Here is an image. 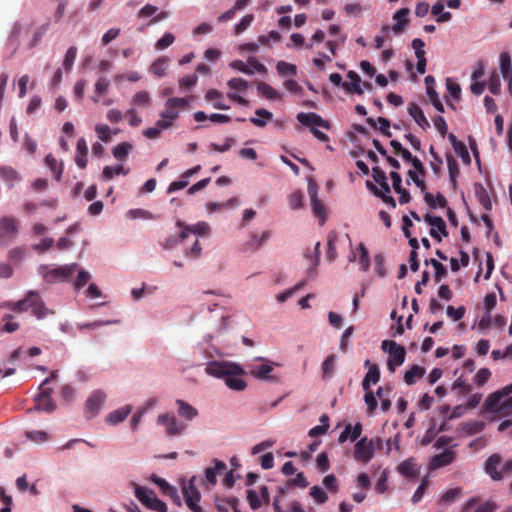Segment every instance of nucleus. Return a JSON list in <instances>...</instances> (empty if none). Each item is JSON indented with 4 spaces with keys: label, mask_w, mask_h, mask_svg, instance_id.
Masks as SVG:
<instances>
[{
    "label": "nucleus",
    "mask_w": 512,
    "mask_h": 512,
    "mask_svg": "<svg viewBox=\"0 0 512 512\" xmlns=\"http://www.w3.org/2000/svg\"><path fill=\"white\" fill-rule=\"evenodd\" d=\"M207 374L216 378H224L225 384L234 391H242L246 388V381L241 378L244 370L241 366L232 362L213 361L206 367Z\"/></svg>",
    "instance_id": "obj_1"
},
{
    "label": "nucleus",
    "mask_w": 512,
    "mask_h": 512,
    "mask_svg": "<svg viewBox=\"0 0 512 512\" xmlns=\"http://www.w3.org/2000/svg\"><path fill=\"white\" fill-rule=\"evenodd\" d=\"M512 383L491 393L484 402V409L487 412L499 416L512 415Z\"/></svg>",
    "instance_id": "obj_2"
},
{
    "label": "nucleus",
    "mask_w": 512,
    "mask_h": 512,
    "mask_svg": "<svg viewBox=\"0 0 512 512\" xmlns=\"http://www.w3.org/2000/svg\"><path fill=\"white\" fill-rule=\"evenodd\" d=\"M4 306L15 312L27 311L31 308L33 315L38 319L45 318L49 313L53 314L52 311L46 308L39 293L36 291H29L24 299L17 302L6 303Z\"/></svg>",
    "instance_id": "obj_3"
},
{
    "label": "nucleus",
    "mask_w": 512,
    "mask_h": 512,
    "mask_svg": "<svg viewBox=\"0 0 512 512\" xmlns=\"http://www.w3.org/2000/svg\"><path fill=\"white\" fill-rule=\"evenodd\" d=\"M188 105L189 102L186 98H169L165 103V109L160 114L161 119L156 122V126L159 128H170L173 125V121L179 117V111L185 109Z\"/></svg>",
    "instance_id": "obj_4"
},
{
    "label": "nucleus",
    "mask_w": 512,
    "mask_h": 512,
    "mask_svg": "<svg viewBox=\"0 0 512 512\" xmlns=\"http://www.w3.org/2000/svg\"><path fill=\"white\" fill-rule=\"evenodd\" d=\"M77 268L78 265L76 263H71L56 268H51L48 265H42L39 267V274L47 283L64 282L70 280Z\"/></svg>",
    "instance_id": "obj_5"
},
{
    "label": "nucleus",
    "mask_w": 512,
    "mask_h": 512,
    "mask_svg": "<svg viewBox=\"0 0 512 512\" xmlns=\"http://www.w3.org/2000/svg\"><path fill=\"white\" fill-rule=\"evenodd\" d=\"M381 347L389 354L387 369L392 373L395 372L396 368L401 366L405 361V348L393 340H384Z\"/></svg>",
    "instance_id": "obj_6"
},
{
    "label": "nucleus",
    "mask_w": 512,
    "mask_h": 512,
    "mask_svg": "<svg viewBox=\"0 0 512 512\" xmlns=\"http://www.w3.org/2000/svg\"><path fill=\"white\" fill-rule=\"evenodd\" d=\"M135 496L147 508L156 512H167L166 504L156 496L153 490L147 487L136 486Z\"/></svg>",
    "instance_id": "obj_7"
},
{
    "label": "nucleus",
    "mask_w": 512,
    "mask_h": 512,
    "mask_svg": "<svg viewBox=\"0 0 512 512\" xmlns=\"http://www.w3.org/2000/svg\"><path fill=\"white\" fill-rule=\"evenodd\" d=\"M195 479L196 477L193 476L190 480L187 486L183 487V496L185 499V502L189 509L193 512H202L201 507L198 505V502L201 499V494L197 487L195 486Z\"/></svg>",
    "instance_id": "obj_8"
},
{
    "label": "nucleus",
    "mask_w": 512,
    "mask_h": 512,
    "mask_svg": "<svg viewBox=\"0 0 512 512\" xmlns=\"http://www.w3.org/2000/svg\"><path fill=\"white\" fill-rule=\"evenodd\" d=\"M374 456V440L368 442L367 437L361 438L354 447V459L368 463Z\"/></svg>",
    "instance_id": "obj_9"
},
{
    "label": "nucleus",
    "mask_w": 512,
    "mask_h": 512,
    "mask_svg": "<svg viewBox=\"0 0 512 512\" xmlns=\"http://www.w3.org/2000/svg\"><path fill=\"white\" fill-rule=\"evenodd\" d=\"M308 194L310 196L313 213L318 217L320 224L323 225L326 220V209L324 204L318 199V186L313 180L308 182Z\"/></svg>",
    "instance_id": "obj_10"
},
{
    "label": "nucleus",
    "mask_w": 512,
    "mask_h": 512,
    "mask_svg": "<svg viewBox=\"0 0 512 512\" xmlns=\"http://www.w3.org/2000/svg\"><path fill=\"white\" fill-rule=\"evenodd\" d=\"M158 424L165 426L166 433L170 436H179L186 429V425L179 422L174 415L161 414L157 419Z\"/></svg>",
    "instance_id": "obj_11"
},
{
    "label": "nucleus",
    "mask_w": 512,
    "mask_h": 512,
    "mask_svg": "<svg viewBox=\"0 0 512 512\" xmlns=\"http://www.w3.org/2000/svg\"><path fill=\"white\" fill-rule=\"evenodd\" d=\"M424 220L426 223L432 226L430 229V236L432 238L440 242L442 239L438 232H440L444 237L448 236L445 221L440 216H433L427 213L424 216Z\"/></svg>",
    "instance_id": "obj_12"
},
{
    "label": "nucleus",
    "mask_w": 512,
    "mask_h": 512,
    "mask_svg": "<svg viewBox=\"0 0 512 512\" xmlns=\"http://www.w3.org/2000/svg\"><path fill=\"white\" fill-rule=\"evenodd\" d=\"M105 397V394L100 390L92 392L85 404V413L88 418H92L98 413L101 405L105 401Z\"/></svg>",
    "instance_id": "obj_13"
},
{
    "label": "nucleus",
    "mask_w": 512,
    "mask_h": 512,
    "mask_svg": "<svg viewBox=\"0 0 512 512\" xmlns=\"http://www.w3.org/2000/svg\"><path fill=\"white\" fill-rule=\"evenodd\" d=\"M41 392L35 397L36 401V410L46 411V412H52L56 409V404L53 402L51 398V388H44L40 389Z\"/></svg>",
    "instance_id": "obj_14"
},
{
    "label": "nucleus",
    "mask_w": 512,
    "mask_h": 512,
    "mask_svg": "<svg viewBox=\"0 0 512 512\" xmlns=\"http://www.w3.org/2000/svg\"><path fill=\"white\" fill-rule=\"evenodd\" d=\"M455 452L451 449H445L442 453L433 456L429 462L430 470H437L439 468L448 466L455 461Z\"/></svg>",
    "instance_id": "obj_15"
},
{
    "label": "nucleus",
    "mask_w": 512,
    "mask_h": 512,
    "mask_svg": "<svg viewBox=\"0 0 512 512\" xmlns=\"http://www.w3.org/2000/svg\"><path fill=\"white\" fill-rule=\"evenodd\" d=\"M408 14V8H401L396 11V13L393 15V19L396 21V23L392 27L383 26L382 32L385 34H387L390 30H393L395 33L402 32L405 26L408 24Z\"/></svg>",
    "instance_id": "obj_16"
},
{
    "label": "nucleus",
    "mask_w": 512,
    "mask_h": 512,
    "mask_svg": "<svg viewBox=\"0 0 512 512\" xmlns=\"http://www.w3.org/2000/svg\"><path fill=\"white\" fill-rule=\"evenodd\" d=\"M297 120L304 126L314 127L319 126L326 129H329V123L324 120L320 115L316 113H298Z\"/></svg>",
    "instance_id": "obj_17"
},
{
    "label": "nucleus",
    "mask_w": 512,
    "mask_h": 512,
    "mask_svg": "<svg viewBox=\"0 0 512 512\" xmlns=\"http://www.w3.org/2000/svg\"><path fill=\"white\" fill-rule=\"evenodd\" d=\"M502 463V457L499 454H492L485 462V472L494 480L500 481L503 474L498 471V467Z\"/></svg>",
    "instance_id": "obj_18"
},
{
    "label": "nucleus",
    "mask_w": 512,
    "mask_h": 512,
    "mask_svg": "<svg viewBox=\"0 0 512 512\" xmlns=\"http://www.w3.org/2000/svg\"><path fill=\"white\" fill-rule=\"evenodd\" d=\"M425 85H426V92H427V95L431 101V103L433 104V106L435 107V109L440 112V113H444V106L442 104V102L440 101L439 97H438V94L436 92V90L434 89V86H435V79L433 76H426L425 77Z\"/></svg>",
    "instance_id": "obj_19"
},
{
    "label": "nucleus",
    "mask_w": 512,
    "mask_h": 512,
    "mask_svg": "<svg viewBox=\"0 0 512 512\" xmlns=\"http://www.w3.org/2000/svg\"><path fill=\"white\" fill-rule=\"evenodd\" d=\"M390 177H391V180H392V185H393V189L396 193L400 194V197H399V202L400 204H406L408 202H410L411 200V196H410V193L402 188V178L400 176V174L396 171H392L390 173Z\"/></svg>",
    "instance_id": "obj_20"
},
{
    "label": "nucleus",
    "mask_w": 512,
    "mask_h": 512,
    "mask_svg": "<svg viewBox=\"0 0 512 512\" xmlns=\"http://www.w3.org/2000/svg\"><path fill=\"white\" fill-rule=\"evenodd\" d=\"M18 232V221L13 217H3L0 219V237H11Z\"/></svg>",
    "instance_id": "obj_21"
},
{
    "label": "nucleus",
    "mask_w": 512,
    "mask_h": 512,
    "mask_svg": "<svg viewBox=\"0 0 512 512\" xmlns=\"http://www.w3.org/2000/svg\"><path fill=\"white\" fill-rule=\"evenodd\" d=\"M408 113L421 129L425 131L430 128V123L424 115L423 110L416 103L409 104Z\"/></svg>",
    "instance_id": "obj_22"
},
{
    "label": "nucleus",
    "mask_w": 512,
    "mask_h": 512,
    "mask_svg": "<svg viewBox=\"0 0 512 512\" xmlns=\"http://www.w3.org/2000/svg\"><path fill=\"white\" fill-rule=\"evenodd\" d=\"M365 365L369 366V369L362 381V388L363 390H369L371 389V384H376L380 380V371L376 364L370 365L369 360L365 361Z\"/></svg>",
    "instance_id": "obj_23"
},
{
    "label": "nucleus",
    "mask_w": 512,
    "mask_h": 512,
    "mask_svg": "<svg viewBox=\"0 0 512 512\" xmlns=\"http://www.w3.org/2000/svg\"><path fill=\"white\" fill-rule=\"evenodd\" d=\"M397 471L407 478H414L419 474V467L414 458H408L398 465Z\"/></svg>",
    "instance_id": "obj_24"
},
{
    "label": "nucleus",
    "mask_w": 512,
    "mask_h": 512,
    "mask_svg": "<svg viewBox=\"0 0 512 512\" xmlns=\"http://www.w3.org/2000/svg\"><path fill=\"white\" fill-rule=\"evenodd\" d=\"M347 77L351 80L350 82H343L342 87L349 93H355L358 95L363 94V89L360 86V77L355 71H349Z\"/></svg>",
    "instance_id": "obj_25"
},
{
    "label": "nucleus",
    "mask_w": 512,
    "mask_h": 512,
    "mask_svg": "<svg viewBox=\"0 0 512 512\" xmlns=\"http://www.w3.org/2000/svg\"><path fill=\"white\" fill-rule=\"evenodd\" d=\"M178 415L185 420L191 421L198 415V410L184 400L177 399Z\"/></svg>",
    "instance_id": "obj_26"
},
{
    "label": "nucleus",
    "mask_w": 512,
    "mask_h": 512,
    "mask_svg": "<svg viewBox=\"0 0 512 512\" xmlns=\"http://www.w3.org/2000/svg\"><path fill=\"white\" fill-rule=\"evenodd\" d=\"M176 226L181 228L182 230H187V237L190 233L196 235H206L210 232V227L206 222H198L193 226L185 225L181 220L176 222Z\"/></svg>",
    "instance_id": "obj_27"
},
{
    "label": "nucleus",
    "mask_w": 512,
    "mask_h": 512,
    "mask_svg": "<svg viewBox=\"0 0 512 512\" xmlns=\"http://www.w3.org/2000/svg\"><path fill=\"white\" fill-rule=\"evenodd\" d=\"M76 151H77V153H76V157H75V162L81 169H84L87 165V153H88L87 144H86V141L84 138H80L77 141Z\"/></svg>",
    "instance_id": "obj_28"
},
{
    "label": "nucleus",
    "mask_w": 512,
    "mask_h": 512,
    "mask_svg": "<svg viewBox=\"0 0 512 512\" xmlns=\"http://www.w3.org/2000/svg\"><path fill=\"white\" fill-rule=\"evenodd\" d=\"M215 467H207L205 469V479L210 485H215L217 482L216 474L226 470L227 466L223 461L214 460Z\"/></svg>",
    "instance_id": "obj_29"
},
{
    "label": "nucleus",
    "mask_w": 512,
    "mask_h": 512,
    "mask_svg": "<svg viewBox=\"0 0 512 512\" xmlns=\"http://www.w3.org/2000/svg\"><path fill=\"white\" fill-rule=\"evenodd\" d=\"M475 196L478 202L483 206L485 210L489 211L492 209V202L490 196L482 184H475Z\"/></svg>",
    "instance_id": "obj_30"
},
{
    "label": "nucleus",
    "mask_w": 512,
    "mask_h": 512,
    "mask_svg": "<svg viewBox=\"0 0 512 512\" xmlns=\"http://www.w3.org/2000/svg\"><path fill=\"white\" fill-rule=\"evenodd\" d=\"M273 370L272 365L266 361L261 365H251L250 366V374L258 379H268L269 373Z\"/></svg>",
    "instance_id": "obj_31"
},
{
    "label": "nucleus",
    "mask_w": 512,
    "mask_h": 512,
    "mask_svg": "<svg viewBox=\"0 0 512 512\" xmlns=\"http://www.w3.org/2000/svg\"><path fill=\"white\" fill-rule=\"evenodd\" d=\"M425 374V369L419 365H413L404 374V381L407 385L414 384L418 379L422 378Z\"/></svg>",
    "instance_id": "obj_32"
},
{
    "label": "nucleus",
    "mask_w": 512,
    "mask_h": 512,
    "mask_svg": "<svg viewBox=\"0 0 512 512\" xmlns=\"http://www.w3.org/2000/svg\"><path fill=\"white\" fill-rule=\"evenodd\" d=\"M255 114L257 117L250 118V122L257 127H264L267 124V121H270L273 118V114L264 108L256 109Z\"/></svg>",
    "instance_id": "obj_33"
},
{
    "label": "nucleus",
    "mask_w": 512,
    "mask_h": 512,
    "mask_svg": "<svg viewBox=\"0 0 512 512\" xmlns=\"http://www.w3.org/2000/svg\"><path fill=\"white\" fill-rule=\"evenodd\" d=\"M169 64V59L166 56L158 58L150 67V72L156 77H164Z\"/></svg>",
    "instance_id": "obj_34"
},
{
    "label": "nucleus",
    "mask_w": 512,
    "mask_h": 512,
    "mask_svg": "<svg viewBox=\"0 0 512 512\" xmlns=\"http://www.w3.org/2000/svg\"><path fill=\"white\" fill-rule=\"evenodd\" d=\"M131 412V406H125L121 407L113 412H111L107 418L106 421L110 424H118L122 422Z\"/></svg>",
    "instance_id": "obj_35"
},
{
    "label": "nucleus",
    "mask_w": 512,
    "mask_h": 512,
    "mask_svg": "<svg viewBox=\"0 0 512 512\" xmlns=\"http://www.w3.org/2000/svg\"><path fill=\"white\" fill-rule=\"evenodd\" d=\"M45 163L54 174L55 179L59 181L61 179V175L63 172V164L61 162H58L56 157L52 154H48L45 157Z\"/></svg>",
    "instance_id": "obj_36"
},
{
    "label": "nucleus",
    "mask_w": 512,
    "mask_h": 512,
    "mask_svg": "<svg viewBox=\"0 0 512 512\" xmlns=\"http://www.w3.org/2000/svg\"><path fill=\"white\" fill-rule=\"evenodd\" d=\"M257 91L268 100H275L280 98L279 92L265 82L257 83Z\"/></svg>",
    "instance_id": "obj_37"
},
{
    "label": "nucleus",
    "mask_w": 512,
    "mask_h": 512,
    "mask_svg": "<svg viewBox=\"0 0 512 512\" xmlns=\"http://www.w3.org/2000/svg\"><path fill=\"white\" fill-rule=\"evenodd\" d=\"M366 186L375 196L381 198L384 203L389 204L392 208L396 207L395 199L392 196L389 194L381 193L379 188H377V186L370 181L366 182Z\"/></svg>",
    "instance_id": "obj_38"
},
{
    "label": "nucleus",
    "mask_w": 512,
    "mask_h": 512,
    "mask_svg": "<svg viewBox=\"0 0 512 512\" xmlns=\"http://www.w3.org/2000/svg\"><path fill=\"white\" fill-rule=\"evenodd\" d=\"M23 30L24 26L20 22H16L12 27L8 41L9 44L13 46L14 51L17 50L20 45V36Z\"/></svg>",
    "instance_id": "obj_39"
},
{
    "label": "nucleus",
    "mask_w": 512,
    "mask_h": 512,
    "mask_svg": "<svg viewBox=\"0 0 512 512\" xmlns=\"http://www.w3.org/2000/svg\"><path fill=\"white\" fill-rule=\"evenodd\" d=\"M129 170L125 169L123 165H116V166H106L103 169L102 176L106 180H111L114 176L120 175V174H128Z\"/></svg>",
    "instance_id": "obj_40"
},
{
    "label": "nucleus",
    "mask_w": 512,
    "mask_h": 512,
    "mask_svg": "<svg viewBox=\"0 0 512 512\" xmlns=\"http://www.w3.org/2000/svg\"><path fill=\"white\" fill-rule=\"evenodd\" d=\"M446 161H447L450 181L452 182L453 186H456V179L459 175L458 163L451 154L446 155Z\"/></svg>",
    "instance_id": "obj_41"
},
{
    "label": "nucleus",
    "mask_w": 512,
    "mask_h": 512,
    "mask_svg": "<svg viewBox=\"0 0 512 512\" xmlns=\"http://www.w3.org/2000/svg\"><path fill=\"white\" fill-rule=\"evenodd\" d=\"M132 148L133 146L130 143L122 142L113 148L112 153L117 160H124L127 158Z\"/></svg>",
    "instance_id": "obj_42"
},
{
    "label": "nucleus",
    "mask_w": 512,
    "mask_h": 512,
    "mask_svg": "<svg viewBox=\"0 0 512 512\" xmlns=\"http://www.w3.org/2000/svg\"><path fill=\"white\" fill-rule=\"evenodd\" d=\"M276 70L280 76L292 75L295 76L297 74V67L294 64L279 61L276 65Z\"/></svg>",
    "instance_id": "obj_43"
},
{
    "label": "nucleus",
    "mask_w": 512,
    "mask_h": 512,
    "mask_svg": "<svg viewBox=\"0 0 512 512\" xmlns=\"http://www.w3.org/2000/svg\"><path fill=\"white\" fill-rule=\"evenodd\" d=\"M132 103L138 107H148L151 104L150 94L147 91H139L133 96Z\"/></svg>",
    "instance_id": "obj_44"
},
{
    "label": "nucleus",
    "mask_w": 512,
    "mask_h": 512,
    "mask_svg": "<svg viewBox=\"0 0 512 512\" xmlns=\"http://www.w3.org/2000/svg\"><path fill=\"white\" fill-rule=\"evenodd\" d=\"M187 238V230H182L179 235L167 238L163 243L164 249H172L178 244H181Z\"/></svg>",
    "instance_id": "obj_45"
},
{
    "label": "nucleus",
    "mask_w": 512,
    "mask_h": 512,
    "mask_svg": "<svg viewBox=\"0 0 512 512\" xmlns=\"http://www.w3.org/2000/svg\"><path fill=\"white\" fill-rule=\"evenodd\" d=\"M49 25L50 23L49 22H46L45 24L43 25H40L38 27H36L33 31V36H32V39H31V42L29 43V48H33L35 47L39 42L40 40L42 39V37L45 35V33L47 32L48 28H49Z\"/></svg>",
    "instance_id": "obj_46"
},
{
    "label": "nucleus",
    "mask_w": 512,
    "mask_h": 512,
    "mask_svg": "<svg viewBox=\"0 0 512 512\" xmlns=\"http://www.w3.org/2000/svg\"><path fill=\"white\" fill-rule=\"evenodd\" d=\"M336 239H337V235L335 233H330L328 235L327 256L326 257L329 262H333L337 258Z\"/></svg>",
    "instance_id": "obj_47"
},
{
    "label": "nucleus",
    "mask_w": 512,
    "mask_h": 512,
    "mask_svg": "<svg viewBox=\"0 0 512 512\" xmlns=\"http://www.w3.org/2000/svg\"><path fill=\"white\" fill-rule=\"evenodd\" d=\"M431 264L434 269H435V276H434V279L436 282H440L441 279L443 277L446 276L447 274V270H446V267L438 260L436 259H431V260H425V264L428 265V264Z\"/></svg>",
    "instance_id": "obj_48"
},
{
    "label": "nucleus",
    "mask_w": 512,
    "mask_h": 512,
    "mask_svg": "<svg viewBox=\"0 0 512 512\" xmlns=\"http://www.w3.org/2000/svg\"><path fill=\"white\" fill-rule=\"evenodd\" d=\"M0 175L2 176L3 180L9 182L11 185L20 179L17 171L9 166H2L0 168Z\"/></svg>",
    "instance_id": "obj_49"
},
{
    "label": "nucleus",
    "mask_w": 512,
    "mask_h": 512,
    "mask_svg": "<svg viewBox=\"0 0 512 512\" xmlns=\"http://www.w3.org/2000/svg\"><path fill=\"white\" fill-rule=\"evenodd\" d=\"M364 391H365L364 401L367 405V414L373 415L375 413V410L378 405L376 396L374 395V393L372 392L371 389L364 390Z\"/></svg>",
    "instance_id": "obj_50"
},
{
    "label": "nucleus",
    "mask_w": 512,
    "mask_h": 512,
    "mask_svg": "<svg viewBox=\"0 0 512 512\" xmlns=\"http://www.w3.org/2000/svg\"><path fill=\"white\" fill-rule=\"evenodd\" d=\"M461 495H462L461 488L457 487V488L449 489L441 496V502H443L445 504H451L454 501H456L457 499H459L461 497Z\"/></svg>",
    "instance_id": "obj_51"
},
{
    "label": "nucleus",
    "mask_w": 512,
    "mask_h": 512,
    "mask_svg": "<svg viewBox=\"0 0 512 512\" xmlns=\"http://www.w3.org/2000/svg\"><path fill=\"white\" fill-rule=\"evenodd\" d=\"M488 89L493 95H498L501 92V80L497 72H493L488 81Z\"/></svg>",
    "instance_id": "obj_52"
},
{
    "label": "nucleus",
    "mask_w": 512,
    "mask_h": 512,
    "mask_svg": "<svg viewBox=\"0 0 512 512\" xmlns=\"http://www.w3.org/2000/svg\"><path fill=\"white\" fill-rule=\"evenodd\" d=\"M499 60L501 73L503 76H507L512 70L510 54L508 52H502Z\"/></svg>",
    "instance_id": "obj_53"
},
{
    "label": "nucleus",
    "mask_w": 512,
    "mask_h": 512,
    "mask_svg": "<svg viewBox=\"0 0 512 512\" xmlns=\"http://www.w3.org/2000/svg\"><path fill=\"white\" fill-rule=\"evenodd\" d=\"M359 250H360V257H359V264L360 268L363 271H368L370 267V257L368 249L365 247L363 243L359 244Z\"/></svg>",
    "instance_id": "obj_54"
},
{
    "label": "nucleus",
    "mask_w": 512,
    "mask_h": 512,
    "mask_svg": "<svg viewBox=\"0 0 512 512\" xmlns=\"http://www.w3.org/2000/svg\"><path fill=\"white\" fill-rule=\"evenodd\" d=\"M310 496L318 504H323L328 500L327 493L321 487L316 485L310 488Z\"/></svg>",
    "instance_id": "obj_55"
},
{
    "label": "nucleus",
    "mask_w": 512,
    "mask_h": 512,
    "mask_svg": "<svg viewBox=\"0 0 512 512\" xmlns=\"http://www.w3.org/2000/svg\"><path fill=\"white\" fill-rule=\"evenodd\" d=\"M320 242L315 244V247L312 251H308L305 256L310 260V269L314 270L318 264L320 259Z\"/></svg>",
    "instance_id": "obj_56"
},
{
    "label": "nucleus",
    "mask_w": 512,
    "mask_h": 512,
    "mask_svg": "<svg viewBox=\"0 0 512 512\" xmlns=\"http://www.w3.org/2000/svg\"><path fill=\"white\" fill-rule=\"evenodd\" d=\"M254 20V16L253 14H247L245 15L240 21L239 23H237L234 27V33L236 35H240L241 33H243L250 25L251 23L253 22Z\"/></svg>",
    "instance_id": "obj_57"
},
{
    "label": "nucleus",
    "mask_w": 512,
    "mask_h": 512,
    "mask_svg": "<svg viewBox=\"0 0 512 512\" xmlns=\"http://www.w3.org/2000/svg\"><path fill=\"white\" fill-rule=\"evenodd\" d=\"M334 366H335V355L331 354L326 357L324 362L322 363V371H323V377L328 378L330 377L334 372Z\"/></svg>",
    "instance_id": "obj_58"
},
{
    "label": "nucleus",
    "mask_w": 512,
    "mask_h": 512,
    "mask_svg": "<svg viewBox=\"0 0 512 512\" xmlns=\"http://www.w3.org/2000/svg\"><path fill=\"white\" fill-rule=\"evenodd\" d=\"M174 41L175 36L172 33L167 32L156 42L155 48L157 50H164L170 45H172Z\"/></svg>",
    "instance_id": "obj_59"
},
{
    "label": "nucleus",
    "mask_w": 512,
    "mask_h": 512,
    "mask_svg": "<svg viewBox=\"0 0 512 512\" xmlns=\"http://www.w3.org/2000/svg\"><path fill=\"white\" fill-rule=\"evenodd\" d=\"M77 54V48L76 47H70L64 57L63 60V66L66 69L67 72H69L73 66V63L75 61Z\"/></svg>",
    "instance_id": "obj_60"
},
{
    "label": "nucleus",
    "mask_w": 512,
    "mask_h": 512,
    "mask_svg": "<svg viewBox=\"0 0 512 512\" xmlns=\"http://www.w3.org/2000/svg\"><path fill=\"white\" fill-rule=\"evenodd\" d=\"M491 377V371L488 368H481L475 375L474 382L478 386L486 384Z\"/></svg>",
    "instance_id": "obj_61"
},
{
    "label": "nucleus",
    "mask_w": 512,
    "mask_h": 512,
    "mask_svg": "<svg viewBox=\"0 0 512 512\" xmlns=\"http://www.w3.org/2000/svg\"><path fill=\"white\" fill-rule=\"evenodd\" d=\"M452 390H458L459 394L467 395L471 392L472 387L470 384L466 383L462 377H460L454 382Z\"/></svg>",
    "instance_id": "obj_62"
},
{
    "label": "nucleus",
    "mask_w": 512,
    "mask_h": 512,
    "mask_svg": "<svg viewBox=\"0 0 512 512\" xmlns=\"http://www.w3.org/2000/svg\"><path fill=\"white\" fill-rule=\"evenodd\" d=\"M455 153L461 158L464 164L470 165L471 158L470 154L468 152V149L466 145L462 142L461 144H458L455 148H453Z\"/></svg>",
    "instance_id": "obj_63"
},
{
    "label": "nucleus",
    "mask_w": 512,
    "mask_h": 512,
    "mask_svg": "<svg viewBox=\"0 0 512 512\" xmlns=\"http://www.w3.org/2000/svg\"><path fill=\"white\" fill-rule=\"evenodd\" d=\"M308 485L309 483L303 472L297 473L294 478L288 480V486L291 487L306 488Z\"/></svg>",
    "instance_id": "obj_64"
}]
</instances>
